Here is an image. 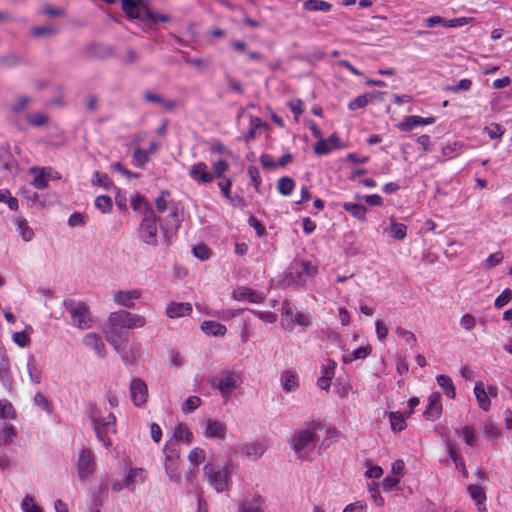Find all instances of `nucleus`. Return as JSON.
I'll use <instances>...</instances> for the list:
<instances>
[{
  "instance_id": "nucleus-1",
  "label": "nucleus",
  "mask_w": 512,
  "mask_h": 512,
  "mask_svg": "<svg viewBox=\"0 0 512 512\" xmlns=\"http://www.w3.org/2000/svg\"><path fill=\"white\" fill-rule=\"evenodd\" d=\"M89 419L97 440L110 452L113 445L110 435L117 432L116 416L106 409L93 406L91 407Z\"/></svg>"
},
{
  "instance_id": "nucleus-2",
  "label": "nucleus",
  "mask_w": 512,
  "mask_h": 512,
  "mask_svg": "<svg viewBox=\"0 0 512 512\" xmlns=\"http://www.w3.org/2000/svg\"><path fill=\"white\" fill-rule=\"evenodd\" d=\"M232 471L233 466L229 462L209 461L203 467L205 479L218 493L229 491Z\"/></svg>"
},
{
  "instance_id": "nucleus-3",
  "label": "nucleus",
  "mask_w": 512,
  "mask_h": 512,
  "mask_svg": "<svg viewBox=\"0 0 512 512\" xmlns=\"http://www.w3.org/2000/svg\"><path fill=\"white\" fill-rule=\"evenodd\" d=\"M320 427L319 420H312L306 422L301 429L295 432L290 444L298 458L306 459L309 452L315 448L316 436Z\"/></svg>"
},
{
  "instance_id": "nucleus-4",
  "label": "nucleus",
  "mask_w": 512,
  "mask_h": 512,
  "mask_svg": "<svg viewBox=\"0 0 512 512\" xmlns=\"http://www.w3.org/2000/svg\"><path fill=\"white\" fill-rule=\"evenodd\" d=\"M318 271V267L312 261L295 259L288 267L285 281L288 285H303L311 280Z\"/></svg>"
},
{
  "instance_id": "nucleus-5",
  "label": "nucleus",
  "mask_w": 512,
  "mask_h": 512,
  "mask_svg": "<svg viewBox=\"0 0 512 512\" xmlns=\"http://www.w3.org/2000/svg\"><path fill=\"white\" fill-rule=\"evenodd\" d=\"M63 305L69 312L73 320V325L78 329L87 330L93 326L94 319L85 302L66 299L63 301Z\"/></svg>"
},
{
  "instance_id": "nucleus-6",
  "label": "nucleus",
  "mask_w": 512,
  "mask_h": 512,
  "mask_svg": "<svg viewBox=\"0 0 512 512\" xmlns=\"http://www.w3.org/2000/svg\"><path fill=\"white\" fill-rule=\"evenodd\" d=\"M241 383V376L229 370L222 371L218 376L210 380L211 386L220 392L224 403H227L231 399L234 390H236Z\"/></svg>"
},
{
  "instance_id": "nucleus-7",
  "label": "nucleus",
  "mask_w": 512,
  "mask_h": 512,
  "mask_svg": "<svg viewBox=\"0 0 512 512\" xmlns=\"http://www.w3.org/2000/svg\"><path fill=\"white\" fill-rule=\"evenodd\" d=\"M108 323L113 328L140 329L146 326V317L127 310H118L108 316Z\"/></svg>"
},
{
  "instance_id": "nucleus-8",
  "label": "nucleus",
  "mask_w": 512,
  "mask_h": 512,
  "mask_svg": "<svg viewBox=\"0 0 512 512\" xmlns=\"http://www.w3.org/2000/svg\"><path fill=\"white\" fill-rule=\"evenodd\" d=\"M163 452L165 455L164 468L170 481L179 483L181 480V472L179 469V446L174 441H168Z\"/></svg>"
},
{
  "instance_id": "nucleus-9",
  "label": "nucleus",
  "mask_w": 512,
  "mask_h": 512,
  "mask_svg": "<svg viewBox=\"0 0 512 512\" xmlns=\"http://www.w3.org/2000/svg\"><path fill=\"white\" fill-rule=\"evenodd\" d=\"M158 218L153 211L144 214L139 226V238L147 245L156 246L158 243Z\"/></svg>"
},
{
  "instance_id": "nucleus-10",
  "label": "nucleus",
  "mask_w": 512,
  "mask_h": 512,
  "mask_svg": "<svg viewBox=\"0 0 512 512\" xmlns=\"http://www.w3.org/2000/svg\"><path fill=\"white\" fill-rule=\"evenodd\" d=\"M75 469L81 480H87L93 475L95 471V461L89 449L82 448L78 451Z\"/></svg>"
},
{
  "instance_id": "nucleus-11",
  "label": "nucleus",
  "mask_w": 512,
  "mask_h": 512,
  "mask_svg": "<svg viewBox=\"0 0 512 512\" xmlns=\"http://www.w3.org/2000/svg\"><path fill=\"white\" fill-rule=\"evenodd\" d=\"M29 173L33 176L31 184L36 188L43 190L48 186L50 180H59L61 175L51 167H31Z\"/></svg>"
},
{
  "instance_id": "nucleus-12",
  "label": "nucleus",
  "mask_w": 512,
  "mask_h": 512,
  "mask_svg": "<svg viewBox=\"0 0 512 512\" xmlns=\"http://www.w3.org/2000/svg\"><path fill=\"white\" fill-rule=\"evenodd\" d=\"M142 296L143 291L140 288L116 289L113 291L112 299L116 305L131 309L136 306Z\"/></svg>"
},
{
  "instance_id": "nucleus-13",
  "label": "nucleus",
  "mask_w": 512,
  "mask_h": 512,
  "mask_svg": "<svg viewBox=\"0 0 512 512\" xmlns=\"http://www.w3.org/2000/svg\"><path fill=\"white\" fill-rule=\"evenodd\" d=\"M188 176L197 185H207L214 181V175L205 162L198 161L188 168Z\"/></svg>"
},
{
  "instance_id": "nucleus-14",
  "label": "nucleus",
  "mask_w": 512,
  "mask_h": 512,
  "mask_svg": "<svg viewBox=\"0 0 512 512\" xmlns=\"http://www.w3.org/2000/svg\"><path fill=\"white\" fill-rule=\"evenodd\" d=\"M342 352L343 354L341 361L344 364H350L356 360L366 359L372 353V346L367 340H365L361 342L359 347L352 350L346 346H343Z\"/></svg>"
},
{
  "instance_id": "nucleus-15",
  "label": "nucleus",
  "mask_w": 512,
  "mask_h": 512,
  "mask_svg": "<svg viewBox=\"0 0 512 512\" xmlns=\"http://www.w3.org/2000/svg\"><path fill=\"white\" fill-rule=\"evenodd\" d=\"M346 145L343 143L336 133L330 135L329 138H320L313 146L314 153L317 155H327L334 150H340L345 148Z\"/></svg>"
},
{
  "instance_id": "nucleus-16",
  "label": "nucleus",
  "mask_w": 512,
  "mask_h": 512,
  "mask_svg": "<svg viewBox=\"0 0 512 512\" xmlns=\"http://www.w3.org/2000/svg\"><path fill=\"white\" fill-rule=\"evenodd\" d=\"M130 396L136 407H143L148 400V388L140 378H133L130 382Z\"/></svg>"
},
{
  "instance_id": "nucleus-17",
  "label": "nucleus",
  "mask_w": 512,
  "mask_h": 512,
  "mask_svg": "<svg viewBox=\"0 0 512 512\" xmlns=\"http://www.w3.org/2000/svg\"><path fill=\"white\" fill-rule=\"evenodd\" d=\"M237 449L249 460L256 461L264 455L267 448L264 442L254 440L238 445Z\"/></svg>"
},
{
  "instance_id": "nucleus-18",
  "label": "nucleus",
  "mask_w": 512,
  "mask_h": 512,
  "mask_svg": "<svg viewBox=\"0 0 512 512\" xmlns=\"http://www.w3.org/2000/svg\"><path fill=\"white\" fill-rule=\"evenodd\" d=\"M232 298L236 301H247L253 304L262 303L265 295L257 290L245 286H239L232 292Z\"/></svg>"
},
{
  "instance_id": "nucleus-19",
  "label": "nucleus",
  "mask_w": 512,
  "mask_h": 512,
  "mask_svg": "<svg viewBox=\"0 0 512 512\" xmlns=\"http://www.w3.org/2000/svg\"><path fill=\"white\" fill-rule=\"evenodd\" d=\"M0 382L8 387L13 382L12 364L7 350L0 342Z\"/></svg>"
},
{
  "instance_id": "nucleus-20",
  "label": "nucleus",
  "mask_w": 512,
  "mask_h": 512,
  "mask_svg": "<svg viewBox=\"0 0 512 512\" xmlns=\"http://www.w3.org/2000/svg\"><path fill=\"white\" fill-rule=\"evenodd\" d=\"M336 362L331 359H325L321 364V375L317 380V385L320 389L328 391L331 386V381L334 378L336 370Z\"/></svg>"
},
{
  "instance_id": "nucleus-21",
  "label": "nucleus",
  "mask_w": 512,
  "mask_h": 512,
  "mask_svg": "<svg viewBox=\"0 0 512 512\" xmlns=\"http://www.w3.org/2000/svg\"><path fill=\"white\" fill-rule=\"evenodd\" d=\"M436 118L433 116L430 117H421L417 115L405 116L401 122L397 124V128L403 132H409L419 126L431 125L434 124Z\"/></svg>"
},
{
  "instance_id": "nucleus-22",
  "label": "nucleus",
  "mask_w": 512,
  "mask_h": 512,
  "mask_svg": "<svg viewBox=\"0 0 512 512\" xmlns=\"http://www.w3.org/2000/svg\"><path fill=\"white\" fill-rule=\"evenodd\" d=\"M442 410L441 394L433 392L428 398V405L423 415L427 420L435 421L440 418Z\"/></svg>"
},
{
  "instance_id": "nucleus-23",
  "label": "nucleus",
  "mask_w": 512,
  "mask_h": 512,
  "mask_svg": "<svg viewBox=\"0 0 512 512\" xmlns=\"http://www.w3.org/2000/svg\"><path fill=\"white\" fill-rule=\"evenodd\" d=\"M83 344L87 349L93 350L98 357L104 358L106 356L105 344L98 334L87 333L83 337Z\"/></svg>"
},
{
  "instance_id": "nucleus-24",
  "label": "nucleus",
  "mask_w": 512,
  "mask_h": 512,
  "mask_svg": "<svg viewBox=\"0 0 512 512\" xmlns=\"http://www.w3.org/2000/svg\"><path fill=\"white\" fill-rule=\"evenodd\" d=\"M122 9L130 19L144 18L148 12L137 0H122Z\"/></svg>"
},
{
  "instance_id": "nucleus-25",
  "label": "nucleus",
  "mask_w": 512,
  "mask_h": 512,
  "mask_svg": "<svg viewBox=\"0 0 512 512\" xmlns=\"http://www.w3.org/2000/svg\"><path fill=\"white\" fill-rule=\"evenodd\" d=\"M227 427L224 423L208 419L205 422L204 435L210 439L223 440L226 437Z\"/></svg>"
},
{
  "instance_id": "nucleus-26",
  "label": "nucleus",
  "mask_w": 512,
  "mask_h": 512,
  "mask_svg": "<svg viewBox=\"0 0 512 512\" xmlns=\"http://www.w3.org/2000/svg\"><path fill=\"white\" fill-rule=\"evenodd\" d=\"M165 313L171 319L189 316L192 313V305L188 302H170Z\"/></svg>"
},
{
  "instance_id": "nucleus-27",
  "label": "nucleus",
  "mask_w": 512,
  "mask_h": 512,
  "mask_svg": "<svg viewBox=\"0 0 512 512\" xmlns=\"http://www.w3.org/2000/svg\"><path fill=\"white\" fill-rule=\"evenodd\" d=\"M147 473L142 468H130L124 479V486L130 491H134L136 485L145 482Z\"/></svg>"
},
{
  "instance_id": "nucleus-28",
  "label": "nucleus",
  "mask_w": 512,
  "mask_h": 512,
  "mask_svg": "<svg viewBox=\"0 0 512 512\" xmlns=\"http://www.w3.org/2000/svg\"><path fill=\"white\" fill-rule=\"evenodd\" d=\"M280 384L286 393L294 392L299 387V377L294 370H284L280 375Z\"/></svg>"
},
{
  "instance_id": "nucleus-29",
  "label": "nucleus",
  "mask_w": 512,
  "mask_h": 512,
  "mask_svg": "<svg viewBox=\"0 0 512 512\" xmlns=\"http://www.w3.org/2000/svg\"><path fill=\"white\" fill-rule=\"evenodd\" d=\"M237 512H264L261 497L257 495L245 497L239 503Z\"/></svg>"
},
{
  "instance_id": "nucleus-30",
  "label": "nucleus",
  "mask_w": 512,
  "mask_h": 512,
  "mask_svg": "<svg viewBox=\"0 0 512 512\" xmlns=\"http://www.w3.org/2000/svg\"><path fill=\"white\" fill-rule=\"evenodd\" d=\"M473 392H474V395L477 400L479 408L485 412L489 411L491 408V401L486 393V388H485L483 382H481V381L476 382L474 385Z\"/></svg>"
},
{
  "instance_id": "nucleus-31",
  "label": "nucleus",
  "mask_w": 512,
  "mask_h": 512,
  "mask_svg": "<svg viewBox=\"0 0 512 512\" xmlns=\"http://www.w3.org/2000/svg\"><path fill=\"white\" fill-rule=\"evenodd\" d=\"M13 223L23 241L30 242L34 238V231L24 217L18 216L14 218Z\"/></svg>"
},
{
  "instance_id": "nucleus-32",
  "label": "nucleus",
  "mask_w": 512,
  "mask_h": 512,
  "mask_svg": "<svg viewBox=\"0 0 512 512\" xmlns=\"http://www.w3.org/2000/svg\"><path fill=\"white\" fill-rule=\"evenodd\" d=\"M200 328L204 334L215 337H222L227 332L225 325L212 320L203 321Z\"/></svg>"
},
{
  "instance_id": "nucleus-33",
  "label": "nucleus",
  "mask_w": 512,
  "mask_h": 512,
  "mask_svg": "<svg viewBox=\"0 0 512 512\" xmlns=\"http://www.w3.org/2000/svg\"><path fill=\"white\" fill-rule=\"evenodd\" d=\"M342 207L360 223H365L367 221V208L364 205L353 202H345L343 203Z\"/></svg>"
},
{
  "instance_id": "nucleus-34",
  "label": "nucleus",
  "mask_w": 512,
  "mask_h": 512,
  "mask_svg": "<svg viewBox=\"0 0 512 512\" xmlns=\"http://www.w3.org/2000/svg\"><path fill=\"white\" fill-rule=\"evenodd\" d=\"M470 497L475 501L479 512L486 510V494L481 486L470 484L467 488Z\"/></svg>"
},
{
  "instance_id": "nucleus-35",
  "label": "nucleus",
  "mask_w": 512,
  "mask_h": 512,
  "mask_svg": "<svg viewBox=\"0 0 512 512\" xmlns=\"http://www.w3.org/2000/svg\"><path fill=\"white\" fill-rule=\"evenodd\" d=\"M107 341L115 348V350L121 355L122 360L125 363L132 362L135 356L129 357L122 348V339L116 332H105Z\"/></svg>"
},
{
  "instance_id": "nucleus-36",
  "label": "nucleus",
  "mask_w": 512,
  "mask_h": 512,
  "mask_svg": "<svg viewBox=\"0 0 512 512\" xmlns=\"http://www.w3.org/2000/svg\"><path fill=\"white\" fill-rule=\"evenodd\" d=\"M436 382L442 389L443 393L449 398L454 399L456 397V389L452 379L444 374L436 376Z\"/></svg>"
},
{
  "instance_id": "nucleus-37",
  "label": "nucleus",
  "mask_w": 512,
  "mask_h": 512,
  "mask_svg": "<svg viewBox=\"0 0 512 512\" xmlns=\"http://www.w3.org/2000/svg\"><path fill=\"white\" fill-rule=\"evenodd\" d=\"M173 437L174 439H171L170 441H174L177 445L178 441H183L189 444L193 439V433L186 424L179 423L174 429Z\"/></svg>"
},
{
  "instance_id": "nucleus-38",
  "label": "nucleus",
  "mask_w": 512,
  "mask_h": 512,
  "mask_svg": "<svg viewBox=\"0 0 512 512\" xmlns=\"http://www.w3.org/2000/svg\"><path fill=\"white\" fill-rule=\"evenodd\" d=\"M408 415H404L401 412H390L389 413V421H390V427L392 431L394 432H400L404 430L407 426L406 419L408 418Z\"/></svg>"
},
{
  "instance_id": "nucleus-39",
  "label": "nucleus",
  "mask_w": 512,
  "mask_h": 512,
  "mask_svg": "<svg viewBox=\"0 0 512 512\" xmlns=\"http://www.w3.org/2000/svg\"><path fill=\"white\" fill-rule=\"evenodd\" d=\"M33 328L27 325L23 331L15 332L12 334V341L20 348H25L30 344V334Z\"/></svg>"
},
{
  "instance_id": "nucleus-40",
  "label": "nucleus",
  "mask_w": 512,
  "mask_h": 512,
  "mask_svg": "<svg viewBox=\"0 0 512 512\" xmlns=\"http://www.w3.org/2000/svg\"><path fill=\"white\" fill-rule=\"evenodd\" d=\"M166 221V225L172 230H176L180 227L182 222V214L175 204L170 207V212L167 215Z\"/></svg>"
},
{
  "instance_id": "nucleus-41",
  "label": "nucleus",
  "mask_w": 512,
  "mask_h": 512,
  "mask_svg": "<svg viewBox=\"0 0 512 512\" xmlns=\"http://www.w3.org/2000/svg\"><path fill=\"white\" fill-rule=\"evenodd\" d=\"M303 7L305 10L311 12H328L332 9V5L329 2L323 0H307L304 2Z\"/></svg>"
},
{
  "instance_id": "nucleus-42",
  "label": "nucleus",
  "mask_w": 512,
  "mask_h": 512,
  "mask_svg": "<svg viewBox=\"0 0 512 512\" xmlns=\"http://www.w3.org/2000/svg\"><path fill=\"white\" fill-rule=\"evenodd\" d=\"M388 234L397 240H403L407 235V227L402 223L391 221L390 226L386 229Z\"/></svg>"
},
{
  "instance_id": "nucleus-43",
  "label": "nucleus",
  "mask_w": 512,
  "mask_h": 512,
  "mask_svg": "<svg viewBox=\"0 0 512 512\" xmlns=\"http://www.w3.org/2000/svg\"><path fill=\"white\" fill-rule=\"evenodd\" d=\"M295 186V181L288 176L279 178L277 182V189L283 196H289L293 192Z\"/></svg>"
},
{
  "instance_id": "nucleus-44",
  "label": "nucleus",
  "mask_w": 512,
  "mask_h": 512,
  "mask_svg": "<svg viewBox=\"0 0 512 512\" xmlns=\"http://www.w3.org/2000/svg\"><path fill=\"white\" fill-rule=\"evenodd\" d=\"M394 333L399 337L401 338L406 345H408L409 347L413 348L416 343H417V338L415 336V334L406 329V328H403L401 326H397L395 329H394Z\"/></svg>"
},
{
  "instance_id": "nucleus-45",
  "label": "nucleus",
  "mask_w": 512,
  "mask_h": 512,
  "mask_svg": "<svg viewBox=\"0 0 512 512\" xmlns=\"http://www.w3.org/2000/svg\"><path fill=\"white\" fill-rule=\"evenodd\" d=\"M464 144L460 141H453L443 145L442 154L447 158H453L462 153Z\"/></svg>"
},
{
  "instance_id": "nucleus-46",
  "label": "nucleus",
  "mask_w": 512,
  "mask_h": 512,
  "mask_svg": "<svg viewBox=\"0 0 512 512\" xmlns=\"http://www.w3.org/2000/svg\"><path fill=\"white\" fill-rule=\"evenodd\" d=\"M146 149L136 148L132 156V164L137 168H143L150 160Z\"/></svg>"
},
{
  "instance_id": "nucleus-47",
  "label": "nucleus",
  "mask_w": 512,
  "mask_h": 512,
  "mask_svg": "<svg viewBox=\"0 0 512 512\" xmlns=\"http://www.w3.org/2000/svg\"><path fill=\"white\" fill-rule=\"evenodd\" d=\"M22 512H43L35 498L29 494L25 495L20 503Z\"/></svg>"
},
{
  "instance_id": "nucleus-48",
  "label": "nucleus",
  "mask_w": 512,
  "mask_h": 512,
  "mask_svg": "<svg viewBox=\"0 0 512 512\" xmlns=\"http://www.w3.org/2000/svg\"><path fill=\"white\" fill-rule=\"evenodd\" d=\"M229 169V163L224 159H219L212 163V175H214V179H222L224 174Z\"/></svg>"
},
{
  "instance_id": "nucleus-49",
  "label": "nucleus",
  "mask_w": 512,
  "mask_h": 512,
  "mask_svg": "<svg viewBox=\"0 0 512 512\" xmlns=\"http://www.w3.org/2000/svg\"><path fill=\"white\" fill-rule=\"evenodd\" d=\"M367 490L370 494V497L372 499V501L377 505V506H383L385 501H384V498L381 496L380 494V490H379V484L375 481H372L370 483L367 484Z\"/></svg>"
},
{
  "instance_id": "nucleus-50",
  "label": "nucleus",
  "mask_w": 512,
  "mask_h": 512,
  "mask_svg": "<svg viewBox=\"0 0 512 512\" xmlns=\"http://www.w3.org/2000/svg\"><path fill=\"white\" fill-rule=\"evenodd\" d=\"M95 207L102 213H109L113 207L112 198L107 195H100L95 199Z\"/></svg>"
},
{
  "instance_id": "nucleus-51",
  "label": "nucleus",
  "mask_w": 512,
  "mask_h": 512,
  "mask_svg": "<svg viewBox=\"0 0 512 512\" xmlns=\"http://www.w3.org/2000/svg\"><path fill=\"white\" fill-rule=\"evenodd\" d=\"M472 87V81L470 79H461L456 85H447L443 88L446 92L459 93L461 91H469Z\"/></svg>"
},
{
  "instance_id": "nucleus-52",
  "label": "nucleus",
  "mask_w": 512,
  "mask_h": 512,
  "mask_svg": "<svg viewBox=\"0 0 512 512\" xmlns=\"http://www.w3.org/2000/svg\"><path fill=\"white\" fill-rule=\"evenodd\" d=\"M92 183L103 187L105 190H109L113 186L112 180L105 173L96 171L92 178Z\"/></svg>"
},
{
  "instance_id": "nucleus-53",
  "label": "nucleus",
  "mask_w": 512,
  "mask_h": 512,
  "mask_svg": "<svg viewBox=\"0 0 512 512\" xmlns=\"http://www.w3.org/2000/svg\"><path fill=\"white\" fill-rule=\"evenodd\" d=\"M33 403L46 413H52V405L44 394L40 392L36 393L33 398Z\"/></svg>"
},
{
  "instance_id": "nucleus-54",
  "label": "nucleus",
  "mask_w": 512,
  "mask_h": 512,
  "mask_svg": "<svg viewBox=\"0 0 512 512\" xmlns=\"http://www.w3.org/2000/svg\"><path fill=\"white\" fill-rule=\"evenodd\" d=\"M27 371L29 379L33 384H39L41 382L40 372L35 364L33 357H30L27 362Z\"/></svg>"
},
{
  "instance_id": "nucleus-55",
  "label": "nucleus",
  "mask_w": 512,
  "mask_h": 512,
  "mask_svg": "<svg viewBox=\"0 0 512 512\" xmlns=\"http://www.w3.org/2000/svg\"><path fill=\"white\" fill-rule=\"evenodd\" d=\"M206 457L205 450L202 448H193L188 455V460L192 466H198L201 464Z\"/></svg>"
},
{
  "instance_id": "nucleus-56",
  "label": "nucleus",
  "mask_w": 512,
  "mask_h": 512,
  "mask_svg": "<svg viewBox=\"0 0 512 512\" xmlns=\"http://www.w3.org/2000/svg\"><path fill=\"white\" fill-rule=\"evenodd\" d=\"M15 436V429L11 424L4 423L0 433V444L7 445Z\"/></svg>"
},
{
  "instance_id": "nucleus-57",
  "label": "nucleus",
  "mask_w": 512,
  "mask_h": 512,
  "mask_svg": "<svg viewBox=\"0 0 512 512\" xmlns=\"http://www.w3.org/2000/svg\"><path fill=\"white\" fill-rule=\"evenodd\" d=\"M446 450L450 457V459L455 464L456 468H459V465H462L464 462L462 456L459 454L458 449L455 445L451 443V441L446 442Z\"/></svg>"
},
{
  "instance_id": "nucleus-58",
  "label": "nucleus",
  "mask_w": 512,
  "mask_h": 512,
  "mask_svg": "<svg viewBox=\"0 0 512 512\" xmlns=\"http://www.w3.org/2000/svg\"><path fill=\"white\" fill-rule=\"evenodd\" d=\"M512 300V290L505 288L495 299L494 306L498 309L504 307Z\"/></svg>"
},
{
  "instance_id": "nucleus-59",
  "label": "nucleus",
  "mask_w": 512,
  "mask_h": 512,
  "mask_svg": "<svg viewBox=\"0 0 512 512\" xmlns=\"http://www.w3.org/2000/svg\"><path fill=\"white\" fill-rule=\"evenodd\" d=\"M201 405V399L198 396L188 397L182 405V412L189 414Z\"/></svg>"
},
{
  "instance_id": "nucleus-60",
  "label": "nucleus",
  "mask_w": 512,
  "mask_h": 512,
  "mask_svg": "<svg viewBox=\"0 0 512 512\" xmlns=\"http://www.w3.org/2000/svg\"><path fill=\"white\" fill-rule=\"evenodd\" d=\"M400 481L401 478H399L398 476H394L393 474L390 473L383 479L381 484L382 489L384 490V492H391L398 486Z\"/></svg>"
},
{
  "instance_id": "nucleus-61",
  "label": "nucleus",
  "mask_w": 512,
  "mask_h": 512,
  "mask_svg": "<svg viewBox=\"0 0 512 512\" xmlns=\"http://www.w3.org/2000/svg\"><path fill=\"white\" fill-rule=\"evenodd\" d=\"M369 103V95L363 94L359 95L356 98H354L352 101L349 102L348 108L352 111L364 108Z\"/></svg>"
},
{
  "instance_id": "nucleus-62",
  "label": "nucleus",
  "mask_w": 512,
  "mask_h": 512,
  "mask_svg": "<svg viewBox=\"0 0 512 512\" xmlns=\"http://www.w3.org/2000/svg\"><path fill=\"white\" fill-rule=\"evenodd\" d=\"M168 197L169 192L164 190L161 191L160 195L155 199L156 208L160 213H163L166 210L170 209Z\"/></svg>"
},
{
  "instance_id": "nucleus-63",
  "label": "nucleus",
  "mask_w": 512,
  "mask_h": 512,
  "mask_svg": "<svg viewBox=\"0 0 512 512\" xmlns=\"http://www.w3.org/2000/svg\"><path fill=\"white\" fill-rule=\"evenodd\" d=\"M483 434L488 440L493 441L500 436L501 430L495 424L487 423L483 426Z\"/></svg>"
},
{
  "instance_id": "nucleus-64",
  "label": "nucleus",
  "mask_w": 512,
  "mask_h": 512,
  "mask_svg": "<svg viewBox=\"0 0 512 512\" xmlns=\"http://www.w3.org/2000/svg\"><path fill=\"white\" fill-rule=\"evenodd\" d=\"M367 503L364 500H358L346 505L342 512H366Z\"/></svg>"
}]
</instances>
